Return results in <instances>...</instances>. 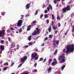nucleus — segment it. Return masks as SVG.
<instances>
[{
  "label": "nucleus",
  "instance_id": "473e14b6",
  "mask_svg": "<svg viewBox=\"0 0 74 74\" xmlns=\"http://www.w3.org/2000/svg\"><path fill=\"white\" fill-rule=\"evenodd\" d=\"M22 64H20L18 66V68H19V67H21V66H22Z\"/></svg>",
  "mask_w": 74,
  "mask_h": 74
},
{
  "label": "nucleus",
  "instance_id": "f03ea898",
  "mask_svg": "<svg viewBox=\"0 0 74 74\" xmlns=\"http://www.w3.org/2000/svg\"><path fill=\"white\" fill-rule=\"evenodd\" d=\"M65 58H66L64 57V56L63 54L59 57V59L60 60H61L60 61L61 63H64V62H65L66 61Z\"/></svg>",
  "mask_w": 74,
  "mask_h": 74
},
{
  "label": "nucleus",
  "instance_id": "4468645a",
  "mask_svg": "<svg viewBox=\"0 0 74 74\" xmlns=\"http://www.w3.org/2000/svg\"><path fill=\"white\" fill-rule=\"evenodd\" d=\"M3 36H4L3 34L2 33V32H0V37H3Z\"/></svg>",
  "mask_w": 74,
  "mask_h": 74
},
{
  "label": "nucleus",
  "instance_id": "a211bd4d",
  "mask_svg": "<svg viewBox=\"0 0 74 74\" xmlns=\"http://www.w3.org/2000/svg\"><path fill=\"white\" fill-rule=\"evenodd\" d=\"M19 33H21V32H22V28H20L19 29Z\"/></svg>",
  "mask_w": 74,
  "mask_h": 74
},
{
  "label": "nucleus",
  "instance_id": "3c124183",
  "mask_svg": "<svg viewBox=\"0 0 74 74\" xmlns=\"http://www.w3.org/2000/svg\"><path fill=\"white\" fill-rule=\"evenodd\" d=\"M67 33H68V32H66V33H64L65 36H66V35H67Z\"/></svg>",
  "mask_w": 74,
  "mask_h": 74
},
{
  "label": "nucleus",
  "instance_id": "4be33fe9",
  "mask_svg": "<svg viewBox=\"0 0 74 74\" xmlns=\"http://www.w3.org/2000/svg\"><path fill=\"white\" fill-rule=\"evenodd\" d=\"M51 16L52 20H53V19H54V15H53V14H52Z\"/></svg>",
  "mask_w": 74,
  "mask_h": 74
},
{
  "label": "nucleus",
  "instance_id": "0e129e2a",
  "mask_svg": "<svg viewBox=\"0 0 74 74\" xmlns=\"http://www.w3.org/2000/svg\"><path fill=\"white\" fill-rule=\"evenodd\" d=\"M17 49H19V47H18L16 48Z\"/></svg>",
  "mask_w": 74,
  "mask_h": 74
},
{
  "label": "nucleus",
  "instance_id": "c756f323",
  "mask_svg": "<svg viewBox=\"0 0 74 74\" xmlns=\"http://www.w3.org/2000/svg\"><path fill=\"white\" fill-rule=\"evenodd\" d=\"M43 16H44V15L43 14H41L40 16V18H42V17H43Z\"/></svg>",
  "mask_w": 74,
  "mask_h": 74
},
{
  "label": "nucleus",
  "instance_id": "a19ab883",
  "mask_svg": "<svg viewBox=\"0 0 74 74\" xmlns=\"http://www.w3.org/2000/svg\"><path fill=\"white\" fill-rule=\"evenodd\" d=\"M3 69L5 71V70H7V68H6V67H4L3 68Z\"/></svg>",
  "mask_w": 74,
  "mask_h": 74
},
{
  "label": "nucleus",
  "instance_id": "cd10ccee",
  "mask_svg": "<svg viewBox=\"0 0 74 74\" xmlns=\"http://www.w3.org/2000/svg\"><path fill=\"white\" fill-rule=\"evenodd\" d=\"M37 14H38V11H36L35 14V15H37Z\"/></svg>",
  "mask_w": 74,
  "mask_h": 74
},
{
  "label": "nucleus",
  "instance_id": "774afa93",
  "mask_svg": "<svg viewBox=\"0 0 74 74\" xmlns=\"http://www.w3.org/2000/svg\"><path fill=\"white\" fill-rule=\"evenodd\" d=\"M22 18H22V17H21V19H22Z\"/></svg>",
  "mask_w": 74,
  "mask_h": 74
},
{
  "label": "nucleus",
  "instance_id": "6e6d98bb",
  "mask_svg": "<svg viewBox=\"0 0 74 74\" xmlns=\"http://www.w3.org/2000/svg\"><path fill=\"white\" fill-rule=\"evenodd\" d=\"M57 20H59V17H57Z\"/></svg>",
  "mask_w": 74,
  "mask_h": 74
},
{
  "label": "nucleus",
  "instance_id": "bf43d9fd",
  "mask_svg": "<svg viewBox=\"0 0 74 74\" xmlns=\"http://www.w3.org/2000/svg\"><path fill=\"white\" fill-rule=\"evenodd\" d=\"M21 74H27V73H25L24 74H23V73H21Z\"/></svg>",
  "mask_w": 74,
  "mask_h": 74
},
{
  "label": "nucleus",
  "instance_id": "f704fd0d",
  "mask_svg": "<svg viewBox=\"0 0 74 74\" xmlns=\"http://www.w3.org/2000/svg\"><path fill=\"white\" fill-rule=\"evenodd\" d=\"M53 2L55 3V4H56V0H54L53 1Z\"/></svg>",
  "mask_w": 74,
  "mask_h": 74
},
{
  "label": "nucleus",
  "instance_id": "a18cd8bd",
  "mask_svg": "<svg viewBox=\"0 0 74 74\" xmlns=\"http://www.w3.org/2000/svg\"><path fill=\"white\" fill-rule=\"evenodd\" d=\"M52 23L51 25H52V26H53V25H54L53 21H52Z\"/></svg>",
  "mask_w": 74,
  "mask_h": 74
},
{
  "label": "nucleus",
  "instance_id": "338daca9",
  "mask_svg": "<svg viewBox=\"0 0 74 74\" xmlns=\"http://www.w3.org/2000/svg\"><path fill=\"white\" fill-rule=\"evenodd\" d=\"M16 33H18V31L16 32Z\"/></svg>",
  "mask_w": 74,
  "mask_h": 74
},
{
  "label": "nucleus",
  "instance_id": "ddd939ff",
  "mask_svg": "<svg viewBox=\"0 0 74 74\" xmlns=\"http://www.w3.org/2000/svg\"><path fill=\"white\" fill-rule=\"evenodd\" d=\"M51 70H52V68L51 67H50L47 69V71H48V72H51Z\"/></svg>",
  "mask_w": 74,
  "mask_h": 74
},
{
  "label": "nucleus",
  "instance_id": "4d7b16f0",
  "mask_svg": "<svg viewBox=\"0 0 74 74\" xmlns=\"http://www.w3.org/2000/svg\"><path fill=\"white\" fill-rule=\"evenodd\" d=\"M41 46H42V47L44 46V43L42 44L41 45Z\"/></svg>",
  "mask_w": 74,
  "mask_h": 74
},
{
  "label": "nucleus",
  "instance_id": "4c0bfd02",
  "mask_svg": "<svg viewBox=\"0 0 74 74\" xmlns=\"http://www.w3.org/2000/svg\"><path fill=\"white\" fill-rule=\"evenodd\" d=\"M46 22L47 23H49V20H46Z\"/></svg>",
  "mask_w": 74,
  "mask_h": 74
},
{
  "label": "nucleus",
  "instance_id": "6ab92c4d",
  "mask_svg": "<svg viewBox=\"0 0 74 74\" xmlns=\"http://www.w3.org/2000/svg\"><path fill=\"white\" fill-rule=\"evenodd\" d=\"M65 67V65H63L62 68H61V69L63 70V69H64V68Z\"/></svg>",
  "mask_w": 74,
  "mask_h": 74
},
{
  "label": "nucleus",
  "instance_id": "20e7f679",
  "mask_svg": "<svg viewBox=\"0 0 74 74\" xmlns=\"http://www.w3.org/2000/svg\"><path fill=\"white\" fill-rule=\"evenodd\" d=\"M37 53H35V52H34L32 53L31 55V57L32 59L35 58L34 60H37L38 59V57L36 58V56H37Z\"/></svg>",
  "mask_w": 74,
  "mask_h": 74
},
{
  "label": "nucleus",
  "instance_id": "f257e3e1",
  "mask_svg": "<svg viewBox=\"0 0 74 74\" xmlns=\"http://www.w3.org/2000/svg\"><path fill=\"white\" fill-rule=\"evenodd\" d=\"M74 45H67L66 47L67 50L65 51V49H63V52L66 53H68L69 52H72L74 51Z\"/></svg>",
  "mask_w": 74,
  "mask_h": 74
},
{
  "label": "nucleus",
  "instance_id": "de8ad7c7",
  "mask_svg": "<svg viewBox=\"0 0 74 74\" xmlns=\"http://www.w3.org/2000/svg\"><path fill=\"white\" fill-rule=\"evenodd\" d=\"M46 60H47L46 59H45L43 61V63H44V62H46Z\"/></svg>",
  "mask_w": 74,
  "mask_h": 74
},
{
  "label": "nucleus",
  "instance_id": "9b49d317",
  "mask_svg": "<svg viewBox=\"0 0 74 74\" xmlns=\"http://www.w3.org/2000/svg\"><path fill=\"white\" fill-rule=\"evenodd\" d=\"M0 47L1 51H4V46L1 45L0 46Z\"/></svg>",
  "mask_w": 74,
  "mask_h": 74
},
{
  "label": "nucleus",
  "instance_id": "ea45409f",
  "mask_svg": "<svg viewBox=\"0 0 74 74\" xmlns=\"http://www.w3.org/2000/svg\"><path fill=\"white\" fill-rule=\"evenodd\" d=\"M60 26H61V25H60V23H59L58 24V26L59 27H60Z\"/></svg>",
  "mask_w": 74,
  "mask_h": 74
},
{
  "label": "nucleus",
  "instance_id": "72a5a7b5",
  "mask_svg": "<svg viewBox=\"0 0 74 74\" xmlns=\"http://www.w3.org/2000/svg\"><path fill=\"white\" fill-rule=\"evenodd\" d=\"M1 15H5V13L4 12H2Z\"/></svg>",
  "mask_w": 74,
  "mask_h": 74
},
{
  "label": "nucleus",
  "instance_id": "69168bd1",
  "mask_svg": "<svg viewBox=\"0 0 74 74\" xmlns=\"http://www.w3.org/2000/svg\"><path fill=\"white\" fill-rule=\"evenodd\" d=\"M21 16L22 17V18H23V15H21Z\"/></svg>",
  "mask_w": 74,
  "mask_h": 74
},
{
  "label": "nucleus",
  "instance_id": "13d9d810",
  "mask_svg": "<svg viewBox=\"0 0 74 74\" xmlns=\"http://www.w3.org/2000/svg\"><path fill=\"white\" fill-rule=\"evenodd\" d=\"M53 41H56V38H53Z\"/></svg>",
  "mask_w": 74,
  "mask_h": 74
},
{
  "label": "nucleus",
  "instance_id": "052dcab7",
  "mask_svg": "<svg viewBox=\"0 0 74 74\" xmlns=\"http://www.w3.org/2000/svg\"><path fill=\"white\" fill-rule=\"evenodd\" d=\"M54 61H56V59H54Z\"/></svg>",
  "mask_w": 74,
  "mask_h": 74
},
{
  "label": "nucleus",
  "instance_id": "e2e57ef3",
  "mask_svg": "<svg viewBox=\"0 0 74 74\" xmlns=\"http://www.w3.org/2000/svg\"><path fill=\"white\" fill-rule=\"evenodd\" d=\"M36 51L37 52H38V49H37L36 50Z\"/></svg>",
  "mask_w": 74,
  "mask_h": 74
},
{
  "label": "nucleus",
  "instance_id": "c03bdc74",
  "mask_svg": "<svg viewBox=\"0 0 74 74\" xmlns=\"http://www.w3.org/2000/svg\"><path fill=\"white\" fill-rule=\"evenodd\" d=\"M14 64V63H12V64H11V65L10 66V67H12V66H13Z\"/></svg>",
  "mask_w": 74,
  "mask_h": 74
},
{
  "label": "nucleus",
  "instance_id": "39448f33",
  "mask_svg": "<svg viewBox=\"0 0 74 74\" xmlns=\"http://www.w3.org/2000/svg\"><path fill=\"white\" fill-rule=\"evenodd\" d=\"M36 30H35L34 31V32L32 34V35L33 36H35L37 34H38V33L40 32V29H38V28L37 27L36 28Z\"/></svg>",
  "mask_w": 74,
  "mask_h": 74
},
{
  "label": "nucleus",
  "instance_id": "680f3d73",
  "mask_svg": "<svg viewBox=\"0 0 74 74\" xmlns=\"http://www.w3.org/2000/svg\"><path fill=\"white\" fill-rule=\"evenodd\" d=\"M57 0V1H60V0Z\"/></svg>",
  "mask_w": 74,
  "mask_h": 74
},
{
  "label": "nucleus",
  "instance_id": "7ed1b4c3",
  "mask_svg": "<svg viewBox=\"0 0 74 74\" xmlns=\"http://www.w3.org/2000/svg\"><path fill=\"white\" fill-rule=\"evenodd\" d=\"M70 10H71L70 6V5H68L66 7L62 9V11L63 13H65L66 12V11H70Z\"/></svg>",
  "mask_w": 74,
  "mask_h": 74
},
{
  "label": "nucleus",
  "instance_id": "c85d7f7f",
  "mask_svg": "<svg viewBox=\"0 0 74 74\" xmlns=\"http://www.w3.org/2000/svg\"><path fill=\"white\" fill-rule=\"evenodd\" d=\"M36 22H36V21H34L33 22V24H35V23H36Z\"/></svg>",
  "mask_w": 74,
  "mask_h": 74
},
{
  "label": "nucleus",
  "instance_id": "37998d69",
  "mask_svg": "<svg viewBox=\"0 0 74 74\" xmlns=\"http://www.w3.org/2000/svg\"><path fill=\"white\" fill-rule=\"evenodd\" d=\"M28 44L29 45H32V43L31 42H30L28 43Z\"/></svg>",
  "mask_w": 74,
  "mask_h": 74
},
{
  "label": "nucleus",
  "instance_id": "5701e85b",
  "mask_svg": "<svg viewBox=\"0 0 74 74\" xmlns=\"http://www.w3.org/2000/svg\"><path fill=\"white\" fill-rule=\"evenodd\" d=\"M29 41H31V36H30L28 37Z\"/></svg>",
  "mask_w": 74,
  "mask_h": 74
},
{
  "label": "nucleus",
  "instance_id": "c9c22d12",
  "mask_svg": "<svg viewBox=\"0 0 74 74\" xmlns=\"http://www.w3.org/2000/svg\"><path fill=\"white\" fill-rule=\"evenodd\" d=\"M10 29L11 30H15V29H14L12 27H11L10 28Z\"/></svg>",
  "mask_w": 74,
  "mask_h": 74
},
{
  "label": "nucleus",
  "instance_id": "9d476101",
  "mask_svg": "<svg viewBox=\"0 0 74 74\" xmlns=\"http://www.w3.org/2000/svg\"><path fill=\"white\" fill-rule=\"evenodd\" d=\"M32 25H28L27 26V31H30L31 29Z\"/></svg>",
  "mask_w": 74,
  "mask_h": 74
},
{
  "label": "nucleus",
  "instance_id": "2eb2a0df",
  "mask_svg": "<svg viewBox=\"0 0 74 74\" xmlns=\"http://www.w3.org/2000/svg\"><path fill=\"white\" fill-rule=\"evenodd\" d=\"M48 30L49 33H50L51 32V27H49Z\"/></svg>",
  "mask_w": 74,
  "mask_h": 74
},
{
  "label": "nucleus",
  "instance_id": "b1692460",
  "mask_svg": "<svg viewBox=\"0 0 74 74\" xmlns=\"http://www.w3.org/2000/svg\"><path fill=\"white\" fill-rule=\"evenodd\" d=\"M52 35H50L49 36V38H52Z\"/></svg>",
  "mask_w": 74,
  "mask_h": 74
},
{
  "label": "nucleus",
  "instance_id": "f3484780",
  "mask_svg": "<svg viewBox=\"0 0 74 74\" xmlns=\"http://www.w3.org/2000/svg\"><path fill=\"white\" fill-rule=\"evenodd\" d=\"M49 64H50V63H51V62H52V59H50L49 60Z\"/></svg>",
  "mask_w": 74,
  "mask_h": 74
},
{
  "label": "nucleus",
  "instance_id": "423d86ee",
  "mask_svg": "<svg viewBox=\"0 0 74 74\" xmlns=\"http://www.w3.org/2000/svg\"><path fill=\"white\" fill-rule=\"evenodd\" d=\"M27 58L26 56H25L24 57H22L20 59V60L21 63H23L26 60Z\"/></svg>",
  "mask_w": 74,
  "mask_h": 74
},
{
  "label": "nucleus",
  "instance_id": "412c9836",
  "mask_svg": "<svg viewBox=\"0 0 74 74\" xmlns=\"http://www.w3.org/2000/svg\"><path fill=\"white\" fill-rule=\"evenodd\" d=\"M43 60L44 58H40L39 60V62H40V61H42V60Z\"/></svg>",
  "mask_w": 74,
  "mask_h": 74
},
{
  "label": "nucleus",
  "instance_id": "1a4fd4ad",
  "mask_svg": "<svg viewBox=\"0 0 74 74\" xmlns=\"http://www.w3.org/2000/svg\"><path fill=\"white\" fill-rule=\"evenodd\" d=\"M58 63V62L57 61H54L51 64V66H54L55 65H56Z\"/></svg>",
  "mask_w": 74,
  "mask_h": 74
},
{
  "label": "nucleus",
  "instance_id": "7c9ffc66",
  "mask_svg": "<svg viewBox=\"0 0 74 74\" xmlns=\"http://www.w3.org/2000/svg\"><path fill=\"white\" fill-rule=\"evenodd\" d=\"M47 9L48 11L49 12V10H50V8H49V7H47Z\"/></svg>",
  "mask_w": 74,
  "mask_h": 74
},
{
  "label": "nucleus",
  "instance_id": "58836bf2",
  "mask_svg": "<svg viewBox=\"0 0 74 74\" xmlns=\"http://www.w3.org/2000/svg\"><path fill=\"white\" fill-rule=\"evenodd\" d=\"M48 40V37H46L45 38V41H46V40Z\"/></svg>",
  "mask_w": 74,
  "mask_h": 74
},
{
  "label": "nucleus",
  "instance_id": "09e8293b",
  "mask_svg": "<svg viewBox=\"0 0 74 74\" xmlns=\"http://www.w3.org/2000/svg\"><path fill=\"white\" fill-rule=\"evenodd\" d=\"M1 44H3L4 43V40H1Z\"/></svg>",
  "mask_w": 74,
  "mask_h": 74
},
{
  "label": "nucleus",
  "instance_id": "a878e982",
  "mask_svg": "<svg viewBox=\"0 0 74 74\" xmlns=\"http://www.w3.org/2000/svg\"><path fill=\"white\" fill-rule=\"evenodd\" d=\"M49 8H50V9H51V10L52 9V5H49Z\"/></svg>",
  "mask_w": 74,
  "mask_h": 74
},
{
  "label": "nucleus",
  "instance_id": "aec40b11",
  "mask_svg": "<svg viewBox=\"0 0 74 74\" xmlns=\"http://www.w3.org/2000/svg\"><path fill=\"white\" fill-rule=\"evenodd\" d=\"M53 29H54V30H56L57 29V27H56L55 26H53Z\"/></svg>",
  "mask_w": 74,
  "mask_h": 74
},
{
  "label": "nucleus",
  "instance_id": "603ef678",
  "mask_svg": "<svg viewBox=\"0 0 74 74\" xmlns=\"http://www.w3.org/2000/svg\"><path fill=\"white\" fill-rule=\"evenodd\" d=\"M57 33H58V30H56L55 31V34H57Z\"/></svg>",
  "mask_w": 74,
  "mask_h": 74
},
{
  "label": "nucleus",
  "instance_id": "864d4df0",
  "mask_svg": "<svg viewBox=\"0 0 74 74\" xmlns=\"http://www.w3.org/2000/svg\"><path fill=\"white\" fill-rule=\"evenodd\" d=\"M5 63V65H6V66H8V62H6Z\"/></svg>",
  "mask_w": 74,
  "mask_h": 74
},
{
  "label": "nucleus",
  "instance_id": "e433bc0d",
  "mask_svg": "<svg viewBox=\"0 0 74 74\" xmlns=\"http://www.w3.org/2000/svg\"><path fill=\"white\" fill-rule=\"evenodd\" d=\"M47 12H48V10H45V13L46 14Z\"/></svg>",
  "mask_w": 74,
  "mask_h": 74
},
{
  "label": "nucleus",
  "instance_id": "0eeeda50",
  "mask_svg": "<svg viewBox=\"0 0 74 74\" xmlns=\"http://www.w3.org/2000/svg\"><path fill=\"white\" fill-rule=\"evenodd\" d=\"M53 46L55 47L56 45H59V40H53Z\"/></svg>",
  "mask_w": 74,
  "mask_h": 74
},
{
  "label": "nucleus",
  "instance_id": "6e6552de",
  "mask_svg": "<svg viewBox=\"0 0 74 74\" xmlns=\"http://www.w3.org/2000/svg\"><path fill=\"white\" fill-rule=\"evenodd\" d=\"M23 23V21L21 20H19L18 21V23L17 25V26L18 27H21L22 25V23Z\"/></svg>",
  "mask_w": 74,
  "mask_h": 74
},
{
  "label": "nucleus",
  "instance_id": "bb28decb",
  "mask_svg": "<svg viewBox=\"0 0 74 74\" xmlns=\"http://www.w3.org/2000/svg\"><path fill=\"white\" fill-rule=\"evenodd\" d=\"M44 16H45V18H47L48 17V16H47V14H45Z\"/></svg>",
  "mask_w": 74,
  "mask_h": 74
},
{
  "label": "nucleus",
  "instance_id": "f8f14e48",
  "mask_svg": "<svg viewBox=\"0 0 74 74\" xmlns=\"http://www.w3.org/2000/svg\"><path fill=\"white\" fill-rule=\"evenodd\" d=\"M30 5V3H28L26 6V9H29V8Z\"/></svg>",
  "mask_w": 74,
  "mask_h": 74
},
{
  "label": "nucleus",
  "instance_id": "5fc2aeb1",
  "mask_svg": "<svg viewBox=\"0 0 74 74\" xmlns=\"http://www.w3.org/2000/svg\"><path fill=\"white\" fill-rule=\"evenodd\" d=\"M8 42H6V44H7V45H8Z\"/></svg>",
  "mask_w": 74,
  "mask_h": 74
},
{
  "label": "nucleus",
  "instance_id": "49530a36",
  "mask_svg": "<svg viewBox=\"0 0 74 74\" xmlns=\"http://www.w3.org/2000/svg\"><path fill=\"white\" fill-rule=\"evenodd\" d=\"M34 72H35L36 73V72H37V70L36 69H35L34 70Z\"/></svg>",
  "mask_w": 74,
  "mask_h": 74
},
{
  "label": "nucleus",
  "instance_id": "393cba45",
  "mask_svg": "<svg viewBox=\"0 0 74 74\" xmlns=\"http://www.w3.org/2000/svg\"><path fill=\"white\" fill-rule=\"evenodd\" d=\"M2 32V34H4L5 33H4V32H5V30L3 29L2 32Z\"/></svg>",
  "mask_w": 74,
  "mask_h": 74
},
{
  "label": "nucleus",
  "instance_id": "2f4dec72",
  "mask_svg": "<svg viewBox=\"0 0 74 74\" xmlns=\"http://www.w3.org/2000/svg\"><path fill=\"white\" fill-rule=\"evenodd\" d=\"M8 38L9 41L10 42V41H11V38H10V37H8Z\"/></svg>",
  "mask_w": 74,
  "mask_h": 74
},
{
  "label": "nucleus",
  "instance_id": "dca6fc26",
  "mask_svg": "<svg viewBox=\"0 0 74 74\" xmlns=\"http://www.w3.org/2000/svg\"><path fill=\"white\" fill-rule=\"evenodd\" d=\"M57 52H58V50L56 49L55 51L53 53V55H55L57 53Z\"/></svg>",
  "mask_w": 74,
  "mask_h": 74
},
{
  "label": "nucleus",
  "instance_id": "79ce46f5",
  "mask_svg": "<svg viewBox=\"0 0 74 74\" xmlns=\"http://www.w3.org/2000/svg\"><path fill=\"white\" fill-rule=\"evenodd\" d=\"M28 45H26L25 46V48H28Z\"/></svg>",
  "mask_w": 74,
  "mask_h": 74
},
{
  "label": "nucleus",
  "instance_id": "8fccbe9b",
  "mask_svg": "<svg viewBox=\"0 0 74 74\" xmlns=\"http://www.w3.org/2000/svg\"><path fill=\"white\" fill-rule=\"evenodd\" d=\"M34 66L35 67H36V66H37V63H35Z\"/></svg>",
  "mask_w": 74,
  "mask_h": 74
}]
</instances>
